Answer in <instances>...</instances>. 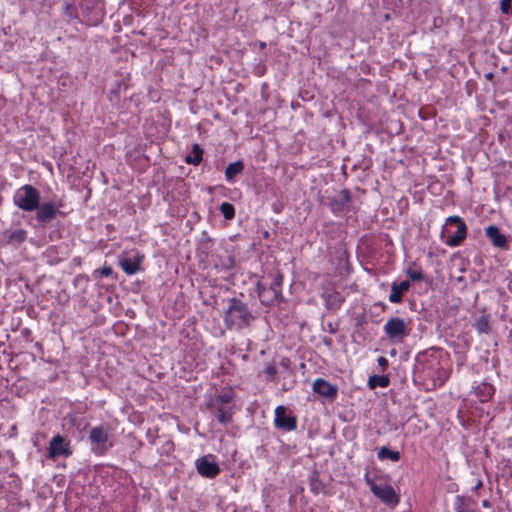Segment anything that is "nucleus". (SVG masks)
Wrapping results in <instances>:
<instances>
[{"instance_id":"obj_1","label":"nucleus","mask_w":512,"mask_h":512,"mask_svg":"<svg viewBox=\"0 0 512 512\" xmlns=\"http://www.w3.org/2000/svg\"><path fill=\"white\" fill-rule=\"evenodd\" d=\"M253 319V315L245 303L236 298L229 300L224 318L225 324L229 329H241L250 325Z\"/></svg>"},{"instance_id":"obj_5","label":"nucleus","mask_w":512,"mask_h":512,"mask_svg":"<svg viewBox=\"0 0 512 512\" xmlns=\"http://www.w3.org/2000/svg\"><path fill=\"white\" fill-rule=\"evenodd\" d=\"M373 495L378 498L384 505L394 509L400 502V496L395 489L386 482H376L366 473L364 477Z\"/></svg>"},{"instance_id":"obj_9","label":"nucleus","mask_w":512,"mask_h":512,"mask_svg":"<svg viewBox=\"0 0 512 512\" xmlns=\"http://www.w3.org/2000/svg\"><path fill=\"white\" fill-rule=\"evenodd\" d=\"M286 407L279 405L275 409V427L283 431H294L297 428V418L286 413Z\"/></svg>"},{"instance_id":"obj_15","label":"nucleus","mask_w":512,"mask_h":512,"mask_svg":"<svg viewBox=\"0 0 512 512\" xmlns=\"http://www.w3.org/2000/svg\"><path fill=\"white\" fill-rule=\"evenodd\" d=\"M142 257L135 254L133 257H120L119 265L127 275H134L140 270Z\"/></svg>"},{"instance_id":"obj_24","label":"nucleus","mask_w":512,"mask_h":512,"mask_svg":"<svg viewBox=\"0 0 512 512\" xmlns=\"http://www.w3.org/2000/svg\"><path fill=\"white\" fill-rule=\"evenodd\" d=\"M475 328L479 333H488L490 330V322L488 316H481L476 320Z\"/></svg>"},{"instance_id":"obj_28","label":"nucleus","mask_w":512,"mask_h":512,"mask_svg":"<svg viewBox=\"0 0 512 512\" xmlns=\"http://www.w3.org/2000/svg\"><path fill=\"white\" fill-rule=\"evenodd\" d=\"M264 371H265V374H266V377H267L268 381H274L275 380V376L277 374V369H276V366L274 364H268L265 367Z\"/></svg>"},{"instance_id":"obj_7","label":"nucleus","mask_w":512,"mask_h":512,"mask_svg":"<svg viewBox=\"0 0 512 512\" xmlns=\"http://www.w3.org/2000/svg\"><path fill=\"white\" fill-rule=\"evenodd\" d=\"M384 333L394 343H401L409 335L408 324L399 317L390 318L383 326Z\"/></svg>"},{"instance_id":"obj_2","label":"nucleus","mask_w":512,"mask_h":512,"mask_svg":"<svg viewBox=\"0 0 512 512\" xmlns=\"http://www.w3.org/2000/svg\"><path fill=\"white\" fill-rule=\"evenodd\" d=\"M467 236V226L459 216H450L446 219L441 231V239L450 247L459 246Z\"/></svg>"},{"instance_id":"obj_20","label":"nucleus","mask_w":512,"mask_h":512,"mask_svg":"<svg viewBox=\"0 0 512 512\" xmlns=\"http://www.w3.org/2000/svg\"><path fill=\"white\" fill-rule=\"evenodd\" d=\"M6 234H7V243L17 245V244H21L22 242L25 241L26 236H27V231L24 229H16V230L7 231Z\"/></svg>"},{"instance_id":"obj_11","label":"nucleus","mask_w":512,"mask_h":512,"mask_svg":"<svg viewBox=\"0 0 512 512\" xmlns=\"http://www.w3.org/2000/svg\"><path fill=\"white\" fill-rule=\"evenodd\" d=\"M196 468L200 475L214 478L220 473V468L212 455H205L196 461Z\"/></svg>"},{"instance_id":"obj_14","label":"nucleus","mask_w":512,"mask_h":512,"mask_svg":"<svg viewBox=\"0 0 512 512\" xmlns=\"http://www.w3.org/2000/svg\"><path fill=\"white\" fill-rule=\"evenodd\" d=\"M453 508L455 512H480L475 500L462 495L455 497Z\"/></svg>"},{"instance_id":"obj_35","label":"nucleus","mask_w":512,"mask_h":512,"mask_svg":"<svg viewBox=\"0 0 512 512\" xmlns=\"http://www.w3.org/2000/svg\"><path fill=\"white\" fill-rule=\"evenodd\" d=\"M512 2V0H510Z\"/></svg>"},{"instance_id":"obj_13","label":"nucleus","mask_w":512,"mask_h":512,"mask_svg":"<svg viewBox=\"0 0 512 512\" xmlns=\"http://www.w3.org/2000/svg\"><path fill=\"white\" fill-rule=\"evenodd\" d=\"M351 201L350 192L346 189L341 190L335 197L329 202V208L331 211L338 215L344 212Z\"/></svg>"},{"instance_id":"obj_25","label":"nucleus","mask_w":512,"mask_h":512,"mask_svg":"<svg viewBox=\"0 0 512 512\" xmlns=\"http://www.w3.org/2000/svg\"><path fill=\"white\" fill-rule=\"evenodd\" d=\"M220 211H221L222 215L224 216V218L227 220L232 219L235 215L234 206L228 202H223L220 205Z\"/></svg>"},{"instance_id":"obj_3","label":"nucleus","mask_w":512,"mask_h":512,"mask_svg":"<svg viewBox=\"0 0 512 512\" xmlns=\"http://www.w3.org/2000/svg\"><path fill=\"white\" fill-rule=\"evenodd\" d=\"M271 282L265 279L258 281L257 294L263 305L271 306L281 297L283 275L280 272L269 274Z\"/></svg>"},{"instance_id":"obj_29","label":"nucleus","mask_w":512,"mask_h":512,"mask_svg":"<svg viewBox=\"0 0 512 512\" xmlns=\"http://www.w3.org/2000/svg\"><path fill=\"white\" fill-rule=\"evenodd\" d=\"M97 272H99L100 275L103 277H109L113 274V269L110 266H103L102 268L97 270Z\"/></svg>"},{"instance_id":"obj_34","label":"nucleus","mask_w":512,"mask_h":512,"mask_svg":"<svg viewBox=\"0 0 512 512\" xmlns=\"http://www.w3.org/2000/svg\"><path fill=\"white\" fill-rule=\"evenodd\" d=\"M489 505H490V504H489V502H488L487 500H484V501H483V506H484V507H488Z\"/></svg>"},{"instance_id":"obj_23","label":"nucleus","mask_w":512,"mask_h":512,"mask_svg":"<svg viewBox=\"0 0 512 512\" xmlns=\"http://www.w3.org/2000/svg\"><path fill=\"white\" fill-rule=\"evenodd\" d=\"M377 456L380 460L390 459L393 462L400 460V453L398 451H393L386 446H383L378 450Z\"/></svg>"},{"instance_id":"obj_22","label":"nucleus","mask_w":512,"mask_h":512,"mask_svg":"<svg viewBox=\"0 0 512 512\" xmlns=\"http://www.w3.org/2000/svg\"><path fill=\"white\" fill-rule=\"evenodd\" d=\"M390 384V379L387 375H372L368 379V387L375 389L376 387L386 388Z\"/></svg>"},{"instance_id":"obj_17","label":"nucleus","mask_w":512,"mask_h":512,"mask_svg":"<svg viewBox=\"0 0 512 512\" xmlns=\"http://www.w3.org/2000/svg\"><path fill=\"white\" fill-rule=\"evenodd\" d=\"M486 236L492 241L496 247L504 248L507 245L506 237L500 233L496 226H488L485 229Z\"/></svg>"},{"instance_id":"obj_10","label":"nucleus","mask_w":512,"mask_h":512,"mask_svg":"<svg viewBox=\"0 0 512 512\" xmlns=\"http://www.w3.org/2000/svg\"><path fill=\"white\" fill-rule=\"evenodd\" d=\"M62 207L61 203L55 202H45L39 203L36 211V220L40 223H48L51 220L55 219L58 214H60V208Z\"/></svg>"},{"instance_id":"obj_6","label":"nucleus","mask_w":512,"mask_h":512,"mask_svg":"<svg viewBox=\"0 0 512 512\" xmlns=\"http://www.w3.org/2000/svg\"><path fill=\"white\" fill-rule=\"evenodd\" d=\"M89 441L96 455H104L113 446L109 441V427L105 425L93 427L89 432Z\"/></svg>"},{"instance_id":"obj_27","label":"nucleus","mask_w":512,"mask_h":512,"mask_svg":"<svg viewBox=\"0 0 512 512\" xmlns=\"http://www.w3.org/2000/svg\"><path fill=\"white\" fill-rule=\"evenodd\" d=\"M407 276L413 281H421L424 278L423 272L421 269H408Z\"/></svg>"},{"instance_id":"obj_19","label":"nucleus","mask_w":512,"mask_h":512,"mask_svg":"<svg viewBox=\"0 0 512 512\" xmlns=\"http://www.w3.org/2000/svg\"><path fill=\"white\" fill-rule=\"evenodd\" d=\"M203 149L198 144H193L191 152L186 155L187 164L198 165L202 161Z\"/></svg>"},{"instance_id":"obj_16","label":"nucleus","mask_w":512,"mask_h":512,"mask_svg":"<svg viewBox=\"0 0 512 512\" xmlns=\"http://www.w3.org/2000/svg\"><path fill=\"white\" fill-rule=\"evenodd\" d=\"M410 288L409 281H402L400 283L393 282L391 284V293L388 297V300L391 303H401L403 294L407 292Z\"/></svg>"},{"instance_id":"obj_31","label":"nucleus","mask_w":512,"mask_h":512,"mask_svg":"<svg viewBox=\"0 0 512 512\" xmlns=\"http://www.w3.org/2000/svg\"><path fill=\"white\" fill-rule=\"evenodd\" d=\"M65 13L70 18L75 17V7L73 4L66 3L65 4Z\"/></svg>"},{"instance_id":"obj_33","label":"nucleus","mask_w":512,"mask_h":512,"mask_svg":"<svg viewBox=\"0 0 512 512\" xmlns=\"http://www.w3.org/2000/svg\"><path fill=\"white\" fill-rule=\"evenodd\" d=\"M124 88L122 89L121 88V84L119 83L118 87L116 89L112 88L111 91L112 93H115V94H120V93H125L126 92V89H127V83L124 82Z\"/></svg>"},{"instance_id":"obj_30","label":"nucleus","mask_w":512,"mask_h":512,"mask_svg":"<svg viewBox=\"0 0 512 512\" xmlns=\"http://www.w3.org/2000/svg\"><path fill=\"white\" fill-rule=\"evenodd\" d=\"M511 9V1L510 0H502L501 1V11L504 14H508Z\"/></svg>"},{"instance_id":"obj_26","label":"nucleus","mask_w":512,"mask_h":512,"mask_svg":"<svg viewBox=\"0 0 512 512\" xmlns=\"http://www.w3.org/2000/svg\"><path fill=\"white\" fill-rule=\"evenodd\" d=\"M233 400V393L231 391L221 393L214 399V404H228Z\"/></svg>"},{"instance_id":"obj_8","label":"nucleus","mask_w":512,"mask_h":512,"mask_svg":"<svg viewBox=\"0 0 512 512\" xmlns=\"http://www.w3.org/2000/svg\"><path fill=\"white\" fill-rule=\"evenodd\" d=\"M72 454L70 441L64 436L57 434L49 442L47 457L55 460L59 457H69Z\"/></svg>"},{"instance_id":"obj_32","label":"nucleus","mask_w":512,"mask_h":512,"mask_svg":"<svg viewBox=\"0 0 512 512\" xmlns=\"http://www.w3.org/2000/svg\"><path fill=\"white\" fill-rule=\"evenodd\" d=\"M377 363H378L381 371H385L386 368L388 367V360L383 356H381L377 359Z\"/></svg>"},{"instance_id":"obj_21","label":"nucleus","mask_w":512,"mask_h":512,"mask_svg":"<svg viewBox=\"0 0 512 512\" xmlns=\"http://www.w3.org/2000/svg\"><path fill=\"white\" fill-rule=\"evenodd\" d=\"M244 169V164L242 161H236L230 163L225 170V178L228 182L233 181L234 177L240 174Z\"/></svg>"},{"instance_id":"obj_4","label":"nucleus","mask_w":512,"mask_h":512,"mask_svg":"<svg viewBox=\"0 0 512 512\" xmlns=\"http://www.w3.org/2000/svg\"><path fill=\"white\" fill-rule=\"evenodd\" d=\"M40 192L31 184L18 188L13 195V204L24 212L35 211L40 203Z\"/></svg>"},{"instance_id":"obj_12","label":"nucleus","mask_w":512,"mask_h":512,"mask_svg":"<svg viewBox=\"0 0 512 512\" xmlns=\"http://www.w3.org/2000/svg\"><path fill=\"white\" fill-rule=\"evenodd\" d=\"M315 393L329 400H334L338 394V388L322 378H317L312 384Z\"/></svg>"},{"instance_id":"obj_18","label":"nucleus","mask_w":512,"mask_h":512,"mask_svg":"<svg viewBox=\"0 0 512 512\" xmlns=\"http://www.w3.org/2000/svg\"><path fill=\"white\" fill-rule=\"evenodd\" d=\"M213 407L215 409V416L221 424L226 425L232 420L233 410L231 407L216 404H213Z\"/></svg>"}]
</instances>
